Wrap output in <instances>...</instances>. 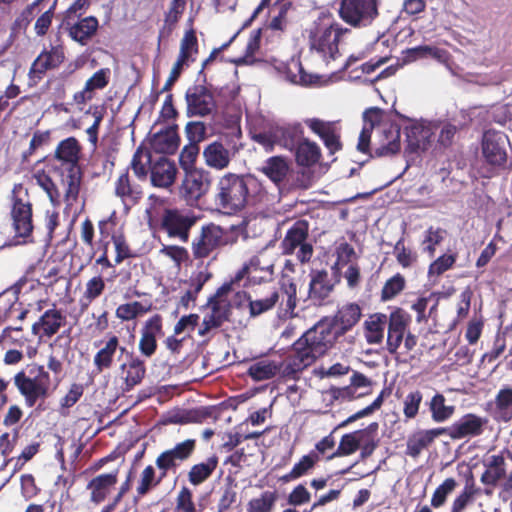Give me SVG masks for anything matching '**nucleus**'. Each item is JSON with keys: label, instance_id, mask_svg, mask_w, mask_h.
Returning a JSON list of instances; mask_svg holds the SVG:
<instances>
[{"label": "nucleus", "instance_id": "obj_1", "mask_svg": "<svg viewBox=\"0 0 512 512\" xmlns=\"http://www.w3.org/2000/svg\"><path fill=\"white\" fill-rule=\"evenodd\" d=\"M361 308L347 303L333 317H324L296 340L301 366H311L332 349L361 319Z\"/></svg>", "mask_w": 512, "mask_h": 512}, {"label": "nucleus", "instance_id": "obj_2", "mask_svg": "<svg viewBox=\"0 0 512 512\" xmlns=\"http://www.w3.org/2000/svg\"><path fill=\"white\" fill-rule=\"evenodd\" d=\"M197 448V441L193 438L177 442L173 447L163 450L155 459V467L147 465L140 475V480L136 488L137 497L147 495L152 489L156 488L170 474H176L182 465L188 462Z\"/></svg>", "mask_w": 512, "mask_h": 512}, {"label": "nucleus", "instance_id": "obj_3", "mask_svg": "<svg viewBox=\"0 0 512 512\" xmlns=\"http://www.w3.org/2000/svg\"><path fill=\"white\" fill-rule=\"evenodd\" d=\"M47 368L52 372V378L39 364L28 365V373L20 371L14 376V384L29 408L35 406L38 400L48 398L62 380L63 363L56 356H49Z\"/></svg>", "mask_w": 512, "mask_h": 512}, {"label": "nucleus", "instance_id": "obj_4", "mask_svg": "<svg viewBox=\"0 0 512 512\" xmlns=\"http://www.w3.org/2000/svg\"><path fill=\"white\" fill-rule=\"evenodd\" d=\"M306 33L310 52L329 63L341 56L340 41L343 36L350 34L351 30L343 27L331 16L322 14L306 29Z\"/></svg>", "mask_w": 512, "mask_h": 512}, {"label": "nucleus", "instance_id": "obj_5", "mask_svg": "<svg viewBox=\"0 0 512 512\" xmlns=\"http://www.w3.org/2000/svg\"><path fill=\"white\" fill-rule=\"evenodd\" d=\"M249 189L244 176L226 173L216 184L214 202L225 214L242 211L248 203Z\"/></svg>", "mask_w": 512, "mask_h": 512}, {"label": "nucleus", "instance_id": "obj_6", "mask_svg": "<svg viewBox=\"0 0 512 512\" xmlns=\"http://www.w3.org/2000/svg\"><path fill=\"white\" fill-rule=\"evenodd\" d=\"M7 200L15 236L23 239L31 237L34 230L33 202L28 188L23 183L14 184Z\"/></svg>", "mask_w": 512, "mask_h": 512}, {"label": "nucleus", "instance_id": "obj_7", "mask_svg": "<svg viewBox=\"0 0 512 512\" xmlns=\"http://www.w3.org/2000/svg\"><path fill=\"white\" fill-rule=\"evenodd\" d=\"M298 355L295 341L292 344L291 353L284 361L278 362L268 358L259 359L249 366L247 375L256 382L272 379L277 374H280L284 379L297 380L299 374L309 367L301 366Z\"/></svg>", "mask_w": 512, "mask_h": 512}, {"label": "nucleus", "instance_id": "obj_8", "mask_svg": "<svg viewBox=\"0 0 512 512\" xmlns=\"http://www.w3.org/2000/svg\"><path fill=\"white\" fill-rule=\"evenodd\" d=\"M232 292V283H224L211 295L206 303L209 312L203 317L198 330L200 337L211 338L212 332L220 329L226 322H230L232 315V302L229 294Z\"/></svg>", "mask_w": 512, "mask_h": 512}, {"label": "nucleus", "instance_id": "obj_9", "mask_svg": "<svg viewBox=\"0 0 512 512\" xmlns=\"http://www.w3.org/2000/svg\"><path fill=\"white\" fill-rule=\"evenodd\" d=\"M309 222L304 219L295 221L286 231L280 242V249L283 255H293L301 264L308 263L314 253L313 245L308 242Z\"/></svg>", "mask_w": 512, "mask_h": 512}, {"label": "nucleus", "instance_id": "obj_10", "mask_svg": "<svg viewBox=\"0 0 512 512\" xmlns=\"http://www.w3.org/2000/svg\"><path fill=\"white\" fill-rule=\"evenodd\" d=\"M400 131V126L382 110L381 121L375 125L371 157H391L398 154L401 150Z\"/></svg>", "mask_w": 512, "mask_h": 512}, {"label": "nucleus", "instance_id": "obj_11", "mask_svg": "<svg viewBox=\"0 0 512 512\" xmlns=\"http://www.w3.org/2000/svg\"><path fill=\"white\" fill-rule=\"evenodd\" d=\"M378 15V0H339L338 16L353 28L370 26Z\"/></svg>", "mask_w": 512, "mask_h": 512}, {"label": "nucleus", "instance_id": "obj_12", "mask_svg": "<svg viewBox=\"0 0 512 512\" xmlns=\"http://www.w3.org/2000/svg\"><path fill=\"white\" fill-rule=\"evenodd\" d=\"M211 183V173L203 168L186 171L179 186V196L188 206L196 207L209 192Z\"/></svg>", "mask_w": 512, "mask_h": 512}, {"label": "nucleus", "instance_id": "obj_13", "mask_svg": "<svg viewBox=\"0 0 512 512\" xmlns=\"http://www.w3.org/2000/svg\"><path fill=\"white\" fill-rule=\"evenodd\" d=\"M198 217L192 212L177 208H165L160 222V228L170 238L179 239L187 243L192 227L196 225Z\"/></svg>", "mask_w": 512, "mask_h": 512}, {"label": "nucleus", "instance_id": "obj_14", "mask_svg": "<svg viewBox=\"0 0 512 512\" xmlns=\"http://www.w3.org/2000/svg\"><path fill=\"white\" fill-rule=\"evenodd\" d=\"M186 114L189 117H207L217 110V103L211 88L205 84L190 86L185 93Z\"/></svg>", "mask_w": 512, "mask_h": 512}, {"label": "nucleus", "instance_id": "obj_15", "mask_svg": "<svg viewBox=\"0 0 512 512\" xmlns=\"http://www.w3.org/2000/svg\"><path fill=\"white\" fill-rule=\"evenodd\" d=\"M509 143L504 132L493 129L484 132L481 151L485 162L493 167L503 168L507 163L506 145Z\"/></svg>", "mask_w": 512, "mask_h": 512}, {"label": "nucleus", "instance_id": "obj_16", "mask_svg": "<svg viewBox=\"0 0 512 512\" xmlns=\"http://www.w3.org/2000/svg\"><path fill=\"white\" fill-rule=\"evenodd\" d=\"M65 61V51L62 45L51 46L44 49L32 62L28 72L29 87L36 86L45 76L47 71L60 67Z\"/></svg>", "mask_w": 512, "mask_h": 512}, {"label": "nucleus", "instance_id": "obj_17", "mask_svg": "<svg viewBox=\"0 0 512 512\" xmlns=\"http://www.w3.org/2000/svg\"><path fill=\"white\" fill-rule=\"evenodd\" d=\"M227 244L225 231L214 223L202 226L200 234L192 242L195 259H204L221 246Z\"/></svg>", "mask_w": 512, "mask_h": 512}, {"label": "nucleus", "instance_id": "obj_18", "mask_svg": "<svg viewBox=\"0 0 512 512\" xmlns=\"http://www.w3.org/2000/svg\"><path fill=\"white\" fill-rule=\"evenodd\" d=\"M124 361L119 365V378L123 392H130L140 385L146 377V363L134 352L127 351Z\"/></svg>", "mask_w": 512, "mask_h": 512}, {"label": "nucleus", "instance_id": "obj_19", "mask_svg": "<svg viewBox=\"0 0 512 512\" xmlns=\"http://www.w3.org/2000/svg\"><path fill=\"white\" fill-rule=\"evenodd\" d=\"M308 297L314 303L322 305L333 293L339 279L330 277L326 269H311L309 273Z\"/></svg>", "mask_w": 512, "mask_h": 512}, {"label": "nucleus", "instance_id": "obj_20", "mask_svg": "<svg viewBox=\"0 0 512 512\" xmlns=\"http://www.w3.org/2000/svg\"><path fill=\"white\" fill-rule=\"evenodd\" d=\"M94 345L99 348L93 358V365L97 373L112 368L118 350L122 355L127 352L126 347L120 345L119 338L112 333H109L105 339L95 342Z\"/></svg>", "mask_w": 512, "mask_h": 512}, {"label": "nucleus", "instance_id": "obj_21", "mask_svg": "<svg viewBox=\"0 0 512 512\" xmlns=\"http://www.w3.org/2000/svg\"><path fill=\"white\" fill-rule=\"evenodd\" d=\"M489 420L474 413H467L448 427V436L451 439L473 438L483 434Z\"/></svg>", "mask_w": 512, "mask_h": 512}, {"label": "nucleus", "instance_id": "obj_22", "mask_svg": "<svg viewBox=\"0 0 512 512\" xmlns=\"http://www.w3.org/2000/svg\"><path fill=\"white\" fill-rule=\"evenodd\" d=\"M140 334L139 351L142 356L150 358L157 350V337L164 334L162 316L160 314L151 316L143 325Z\"/></svg>", "mask_w": 512, "mask_h": 512}, {"label": "nucleus", "instance_id": "obj_23", "mask_svg": "<svg viewBox=\"0 0 512 512\" xmlns=\"http://www.w3.org/2000/svg\"><path fill=\"white\" fill-rule=\"evenodd\" d=\"M63 187L62 199L67 207H72L77 203L83 181V171L81 167H62L57 168Z\"/></svg>", "mask_w": 512, "mask_h": 512}, {"label": "nucleus", "instance_id": "obj_24", "mask_svg": "<svg viewBox=\"0 0 512 512\" xmlns=\"http://www.w3.org/2000/svg\"><path fill=\"white\" fill-rule=\"evenodd\" d=\"M118 477L119 468L93 477L86 486L90 492V502L96 505L104 502L117 485Z\"/></svg>", "mask_w": 512, "mask_h": 512}, {"label": "nucleus", "instance_id": "obj_25", "mask_svg": "<svg viewBox=\"0 0 512 512\" xmlns=\"http://www.w3.org/2000/svg\"><path fill=\"white\" fill-rule=\"evenodd\" d=\"M114 194L120 198L125 207L136 205L143 196L142 186L130 175L128 169L123 171L114 183Z\"/></svg>", "mask_w": 512, "mask_h": 512}, {"label": "nucleus", "instance_id": "obj_26", "mask_svg": "<svg viewBox=\"0 0 512 512\" xmlns=\"http://www.w3.org/2000/svg\"><path fill=\"white\" fill-rule=\"evenodd\" d=\"M66 320V315L53 305L32 325V333L40 338H51L65 326Z\"/></svg>", "mask_w": 512, "mask_h": 512}, {"label": "nucleus", "instance_id": "obj_27", "mask_svg": "<svg viewBox=\"0 0 512 512\" xmlns=\"http://www.w3.org/2000/svg\"><path fill=\"white\" fill-rule=\"evenodd\" d=\"M305 123L312 132L320 137L331 154L342 149L340 134L337 132L333 123L325 122L318 118L307 119Z\"/></svg>", "mask_w": 512, "mask_h": 512}, {"label": "nucleus", "instance_id": "obj_28", "mask_svg": "<svg viewBox=\"0 0 512 512\" xmlns=\"http://www.w3.org/2000/svg\"><path fill=\"white\" fill-rule=\"evenodd\" d=\"M82 146L75 137H68L60 141L54 151V158L62 167H81L80 158Z\"/></svg>", "mask_w": 512, "mask_h": 512}, {"label": "nucleus", "instance_id": "obj_29", "mask_svg": "<svg viewBox=\"0 0 512 512\" xmlns=\"http://www.w3.org/2000/svg\"><path fill=\"white\" fill-rule=\"evenodd\" d=\"M177 174L175 163L170 161L166 156L162 155L150 166L151 183L155 187H170Z\"/></svg>", "mask_w": 512, "mask_h": 512}, {"label": "nucleus", "instance_id": "obj_30", "mask_svg": "<svg viewBox=\"0 0 512 512\" xmlns=\"http://www.w3.org/2000/svg\"><path fill=\"white\" fill-rule=\"evenodd\" d=\"M382 109L378 107H371L363 113L364 125L360 132L357 150L364 154L372 152L371 137L375 130V125L381 121Z\"/></svg>", "mask_w": 512, "mask_h": 512}, {"label": "nucleus", "instance_id": "obj_31", "mask_svg": "<svg viewBox=\"0 0 512 512\" xmlns=\"http://www.w3.org/2000/svg\"><path fill=\"white\" fill-rule=\"evenodd\" d=\"M506 450L501 451L499 454L491 455L484 460L485 471L482 473L480 481L484 485L496 486L500 480H506V459L504 453Z\"/></svg>", "mask_w": 512, "mask_h": 512}, {"label": "nucleus", "instance_id": "obj_32", "mask_svg": "<svg viewBox=\"0 0 512 512\" xmlns=\"http://www.w3.org/2000/svg\"><path fill=\"white\" fill-rule=\"evenodd\" d=\"M68 28L69 36L81 45H86L96 34L99 27L98 19L88 16L80 20H71V24L65 25Z\"/></svg>", "mask_w": 512, "mask_h": 512}, {"label": "nucleus", "instance_id": "obj_33", "mask_svg": "<svg viewBox=\"0 0 512 512\" xmlns=\"http://www.w3.org/2000/svg\"><path fill=\"white\" fill-rule=\"evenodd\" d=\"M153 151L160 154H173L179 146L177 126H169L156 132L150 139Z\"/></svg>", "mask_w": 512, "mask_h": 512}, {"label": "nucleus", "instance_id": "obj_34", "mask_svg": "<svg viewBox=\"0 0 512 512\" xmlns=\"http://www.w3.org/2000/svg\"><path fill=\"white\" fill-rule=\"evenodd\" d=\"M289 170V163L283 156L269 157L259 169V171L270 179L279 190H281Z\"/></svg>", "mask_w": 512, "mask_h": 512}, {"label": "nucleus", "instance_id": "obj_35", "mask_svg": "<svg viewBox=\"0 0 512 512\" xmlns=\"http://www.w3.org/2000/svg\"><path fill=\"white\" fill-rule=\"evenodd\" d=\"M205 164L215 170L226 169L231 162V153L220 141L208 144L203 150Z\"/></svg>", "mask_w": 512, "mask_h": 512}, {"label": "nucleus", "instance_id": "obj_36", "mask_svg": "<svg viewBox=\"0 0 512 512\" xmlns=\"http://www.w3.org/2000/svg\"><path fill=\"white\" fill-rule=\"evenodd\" d=\"M276 140L278 145L289 149L295 150L304 138V129L300 123L287 124L284 126H276Z\"/></svg>", "mask_w": 512, "mask_h": 512}, {"label": "nucleus", "instance_id": "obj_37", "mask_svg": "<svg viewBox=\"0 0 512 512\" xmlns=\"http://www.w3.org/2000/svg\"><path fill=\"white\" fill-rule=\"evenodd\" d=\"M406 326L407 320L401 310L391 313L387 335V346L390 352H395L402 343Z\"/></svg>", "mask_w": 512, "mask_h": 512}, {"label": "nucleus", "instance_id": "obj_38", "mask_svg": "<svg viewBox=\"0 0 512 512\" xmlns=\"http://www.w3.org/2000/svg\"><path fill=\"white\" fill-rule=\"evenodd\" d=\"M219 459L214 454L205 461L193 464L187 474L189 483L193 486H199L207 481L218 466Z\"/></svg>", "mask_w": 512, "mask_h": 512}, {"label": "nucleus", "instance_id": "obj_39", "mask_svg": "<svg viewBox=\"0 0 512 512\" xmlns=\"http://www.w3.org/2000/svg\"><path fill=\"white\" fill-rule=\"evenodd\" d=\"M186 8V0H172L167 12L164 15V24L159 30L158 48H160L162 38L168 37L174 30L176 24L182 17Z\"/></svg>", "mask_w": 512, "mask_h": 512}, {"label": "nucleus", "instance_id": "obj_40", "mask_svg": "<svg viewBox=\"0 0 512 512\" xmlns=\"http://www.w3.org/2000/svg\"><path fill=\"white\" fill-rule=\"evenodd\" d=\"M320 157L321 150L319 146L306 138L295 149L296 162L303 167L315 165Z\"/></svg>", "mask_w": 512, "mask_h": 512}, {"label": "nucleus", "instance_id": "obj_41", "mask_svg": "<svg viewBox=\"0 0 512 512\" xmlns=\"http://www.w3.org/2000/svg\"><path fill=\"white\" fill-rule=\"evenodd\" d=\"M365 431L363 429L344 434L341 437L340 443L338 445L337 450L328 457V459H332L340 456H348L355 453L361 445V441H363V435H365Z\"/></svg>", "mask_w": 512, "mask_h": 512}, {"label": "nucleus", "instance_id": "obj_42", "mask_svg": "<svg viewBox=\"0 0 512 512\" xmlns=\"http://www.w3.org/2000/svg\"><path fill=\"white\" fill-rule=\"evenodd\" d=\"M320 460V456L314 450L310 451L309 454L304 455L299 462H297L291 471L280 478L283 483L296 480L308 473L315 464Z\"/></svg>", "mask_w": 512, "mask_h": 512}, {"label": "nucleus", "instance_id": "obj_43", "mask_svg": "<svg viewBox=\"0 0 512 512\" xmlns=\"http://www.w3.org/2000/svg\"><path fill=\"white\" fill-rule=\"evenodd\" d=\"M243 271L251 278L259 281H268L274 274L273 263H265L261 256H253L249 264L243 268Z\"/></svg>", "mask_w": 512, "mask_h": 512}, {"label": "nucleus", "instance_id": "obj_44", "mask_svg": "<svg viewBox=\"0 0 512 512\" xmlns=\"http://www.w3.org/2000/svg\"><path fill=\"white\" fill-rule=\"evenodd\" d=\"M498 419L508 422L512 419V388L506 387L498 391L494 399Z\"/></svg>", "mask_w": 512, "mask_h": 512}, {"label": "nucleus", "instance_id": "obj_45", "mask_svg": "<svg viewBox=\"0 0 512 512\" xmlns=\"http://www.w3.org/2000/svg\"><path fill=\"white\" fill-rule=\"evenodd\" d=\"M151 164H153L151 152L148 149L138 147L131 160V168L138 179L146 180L150 171L147 166H151Z\"/></svg>", "mask_w": 512, "mask_h": 512}, {"label": "nucleus", "instance_id": "obj_46", "mask_svg": "<svg viewBox=\"0 0 512 512\" xmlns=\"http://www.w3.org/2000/svg\"><path fill=\"white\" fill-rule=\"evenodd\" d=\"M198 53V40L196 36V32L193 28L186 31L181 43H180V52L177 60L186 64L188 61H195L193 57Z\"/></svg>", "mask_w": 512, "mask_h": 512}, {"label": "nucleus", "instance_id": "obj_47", "mask_svg": "<svg viewBox=\"0 0 512 512\" xmlns=\"http://www.w3.org/2000/svg\"><path fill=\"white\" fill-rule=\"evenodd\" d=\"M386 327V316L377 315L371 317V320L365 322L366 340L370 344H379L384 337V330Z\"/></svg>", "mask_w": 512, "mask_h": 512}, {"label": "nucleus", "instance_id": "obj_48", "mask_svg": "<svg viewBox=\"0 0 512 512\" xmlns=\"http://www.w3.org/2000/svg\"><path fill=\"white\" fill-rule=\"evenodd\" d=\"M429 408L435 422L446 421L455 411L454 406L445 404V397L439 393L431 399Z\"/></svg>", "mask_w": 512, "mask_h": 512}, {"label": "nucleus", "instance_id": "obj_49", "mask_svg": "<svg viewBox=\"0 0 512 512\" xmlns=\"http://www.w3.org/2000/svg\"><path fill=\"white\" fill-rule=\"evenodd\" d=\"M57 6V0H50L46 2V8L40 12L36 19L34 30L37 36H45L52 25L53 18L55 16V10Z\"/></svg>", "mask_w": 512, "mask_h": 512}, {"label": "nucleus", "instance_id": "obj_50", "mask_svg": "<svg viewBox=\"0 0 512 512\" xmlns=\"http://www.w3.org/2000/svg\"><path fill=\"white\" fill-rule=\"evenodd\" d=\"M278 499L276 491H264L260 497L253 498L248 502V512H271Z\"/></svg>", "mask_w": 512, "mask_h": 512}, {"label": "nucleus", "instance_id": "obj_51", "mask_svg": "<svg viewBox=\"0 0 512 512\" xmlns=\"http://www.w3.org/2000/svg\"><path fill=\"white\" fill-rule=\"evenodd\" d=\"M105 281L101 276H94L85 285V291L81 298L82 307H87L95 299L100 297L105 290Z\"/></svg>", "mask_w": 512, "mask_h": 512}, {"label": "nucleus", "instance_id": "obj_52", "mask_svg": "<svg viewBox=\"0 0 512 512\" xmlns=\"http://www.w3.org/2000/svg\"><path fill=\"white\" fill-rule=\"evenodd\" d=\"M274 7L277 8L278 12L271 19L269 28L274 31L283 32L287 28V14L293 8V3L290 0H277Z\"/></svg>", "mask_w": 512, "mask_h": 512}, {"label": "nucleus", "instance_id": "obj_53", "mask_svg": "<svg viewBox=\"0 0 512 512\" xmlns=\"http://www.w3.org/2000/svg\"><path fill=\"white\" fill-rule=\"evenodd\" d=\"M150 307H145L141 302L134 301L121 304L116 308L115 315L121 321H130L147 313Z\"/></svg>", "mask_w": 512, "mask_h": 512}, {"label": "nucleus", "instance_id": "obj_54", "mask_svg": "<svg viewBox=\"0 0 512 512\" xmlns=\"http://www.w3.org/2000/svg\"><path fill=\"white\" fill-rule=\"evenodd\" d=\"M406 285L404 276L400 273H396L392 277L386 280L381 290V300L389 301L400 294Z\"/></svg>", "mask_w": 512, "mask_h": 512}, {"label": "nucleus", "instance_id": "obj_55", "mask_svg": "<svg viewBox=\"0 0 512 512\" xmlns=\"http://www.w3.org/2000/svg\"><path fill=\"white\" fill-rule=\"evenodd\" d=\"M279 301V292L273 291L269 296L263 299L251 300L249 302V313L251 317L259 316L275 307Z\"/></svg>", "mask_w": 512, "mask_h": 512}, {"label": "nucleus", "instance_id": "obj_56", "mask_svg": "<svg viewBox=\"0 0 512 512\" xmlns=\"http://www.w3.org/2000/svg\"><path fill=\"white\" fill-rule=\"evenodd\" d=\"M208 416L209 413L204 409H191L170 416L169 423L182 425L188 423H202Z\"/></svg>", "mask_w": 512, "mask_h": 512}, {"label": "nucleus", "instance_id": "obj_57", "mask_svg": "<svg viewBox=\"0 0 512 512\" xmlns=\"http://www.w3.org/2000/svg\"><path fill=\"white\" fill-rule=\"evenodd\" d=\"M378 430V423L372 422L370 423L363 431H365V435H363V441H361L360 448L361 449V457L367 458L376 449L378 443L375 439L376 433Z\"/></svg>", "mask_w": 512, "mask_h": 512}, {"label": "nucleus", "instance_id": "obj_58", "mask_svg": "<svg viewBox=\"0 0 512 512\" xmlns=\"http://www.w3.org/2000/svg\"><path fill=\"white\" fill-rule=\"evenodd\" d=\"M457 487V482L454 478H446L434 491L431 498V506L439 508L446 502L447 496L452 493Z\"/></svg>", "mask_w": 512, "mask_h": 512}, {"label": "nucleus", "instance_id": "obj_59", "mask_svg": "<svg viewBox=\"0 0 512 512\" xmlns=\"http://www.w3.org/2000/svg\"><path fill=\"white\" fill-rule=\"evenodd\" d=\"M118 225V217L116 211H112V213L104 219H101L98 222V229L100 237L110 238L112 241L115 237H118L119 234H123V231L117 230Z\"/></svg>", "mask_w": 512, "mask_h": 512}, {"label": "nucleus", "instance_id": "obj_60", "mask_svg": "<svg viewBox=\"0 0 512 512\" xmlns=\"http://www.w3.org/2000/svg\"><path fill=\"white\" fill-rule=\"evenodd\" d=\"M115 248V264H121L124 260L136 257V253L131 249L125 234H119L118 237L112 240Z\"/></svg>", "mask_w": 512, "mask_h": 512}, {"label": "nucleus", "instance_id": "obj_61", "mask_svg": "<svg viewBox=\"0 0 512 512\" xmlns=\"http://www.w3.org/2000/svg\"><path fill=\"white\" fill-rule=\"evenodd\" d=\"M199 150V145L192 143H189L182 149L179 155V164L184 172L198 169L195 167V162L199 154Z\"/></svg>", "mask_w": 512, "mask_h": 512}, {"label": "nucleus", "instance_id": "obj_62", "mask_svg": "<svg viewBox=\"0 0 512 512\" xmlns=\"http://www.w3.org/2000/svg\"><path fill=\"white\" fill-rule=\"evenodd\" d=\"M37 183L47 193L53 205H60L62 193L49 175L45 173L39 174L37 176Z\"/></svg>", "mask_w": 512, "mask_h": 512}, {"label": "nucleus", "instance_id": "obj_63", "mask_svg": "<svg viewBox=\"0 0 512 512\" xmlns=\"http://www.w3.org/2000/svg\"><path fill=\"white\" fill-rule=\"evenodd\" d=\"M280 291L287 297L286 310L293 311L297 306V286L290 277H282L280 281Z\"/></svg>", "mask_w": 512, "mask_h": 512}, {"label": "nucleus", "instance_id": "obj_64", "mask_svg": "<svg viewBox=\"0 0 512 512\" xmlns=\"http://www.w3.org/2000/svg\"><path fill=\"white\" fill-rule=\"evenodd\" d=\"M174 511L178 512H196V506L193 502V494L192 491L183 486L176 497V508Z\"/></svg>", "mask_w": 512, "mask_h": 512}]
</instances>
